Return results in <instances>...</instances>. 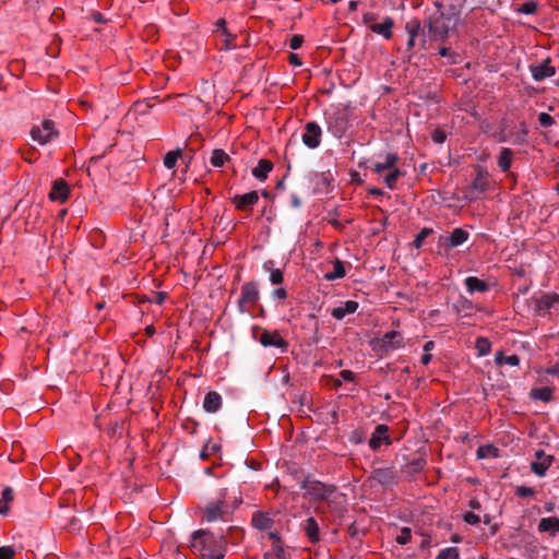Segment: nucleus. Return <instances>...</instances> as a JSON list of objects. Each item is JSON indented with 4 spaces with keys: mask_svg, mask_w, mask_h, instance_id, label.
<instances>
[{
    "mask_svg": "<svg viewBox=\"0 0 559 559\" xmlns=\"http://www.w3.org/2000/svg\"><path fill=\"white\" fill-rule=\"evenodd\" d=\"M227 539L207 530H198L191 535L190 547L193 552L207 559H224Z\"/></svg>",
    "mask_w": 559,
    "mask_h": 559,
    "instance_id": "f257e3e1",
    "label": "nucleus"
},
{
    "mask_svg": "<svg viewBox=\"0 0 559 559\" xmlns=\"http://www.w3.org/2000/svg\"><path fill=\"white\" fill-rule=\"evenodd\" d=\"M455 24L454 16L438 12L428 20V34L435 40H443L448 37L450 29L455 27Z\"/></svg>",
    "mask_w": 559,
    "mask_h": 559,
    "instance_id": "f03ea898",
    "label": "nucleus"
},
{
    "mask_svg": "<svg viewBox=\"0 0 559 559\" xmlns=\"http://www.w3.org/2000/svg\"><path fill=\"white\" fill-rule=\"evenodd\" d=\"M301 488L306 490L305 495L313 501H326L330 496H333L336 491V487L334 485L323 484L318 480H311L306 478Z\"/></svg>",
    "mask_w": 559,
    "mask_h": 559,
    "instance_id": "7ed1b4c3",
    "label": "nucleus"
},
{
    "mask_svg": "<svg viewBox=\"0 0 559 559\" xmlns=\"http://www.w3.org/2000/svg\"><path fill=\"white\" fill-rule=\"evenodd\" d=\"M58 134L59 132L55 128V122L50 119L44 120L41 126H34L31 130L32 139L40 145L47 144L53 138H57Z\"/></svg>",
    "mask_w": 559,
    "mask_h": 559,
    "instance_id": "20e7f679",
    "label": "nucleus"
},
{
    "mask_svg": "<svg viewBox=\"0 0 559 559\" xmlns=\"http://www.w3.org/2000/svg\"><path fill=\"white\" fill-rule=\"evenodd\" d=\"M259 300V290L254 282H248L241 286V296L238 300L240 312H250L249 306Z\"/></svg>",
    "mask_w": 559,
    "mask_h": 559,
    "instance_id": "39448f33",
    "label": "nucleus"
},
{
    "mask_svg": "<svg viewBox=\"0 0 559 559\" xmlns=\"http://www.w3.org/2000/svg\"><path fill=\"white\" fill-rule=\"evenodd\" d=\"M254 337L264 346V347H277L286 350L288 347V343L281 336L278 331H269L261 330L260 335L254 331Z\"/></svg>",
    "mask_w": 559,
    "mask_h": 559,
    "instance_id": "423d86ee",
    "label": "nucleus"
},
{
    "mask_svg": "<svg viewBox=\"0 0 559 559\" xmlns=\"http://www.w3.org/2000/svg\"><path fill=\"white\" fill-rule=\"evenodd\" d=\"M326 508L332 513L334 518H343L345 512L347 511V501L346 497L343 493H338L337 490L333 496H330L325 501Z\"/></svg>",
    "mask_w": 559,
    "mask_h": 559,
    "instance_id": "0eeeda50",
    "label": "nucleus"
},
{
    "mask_svg": "<svg viewBox=\"0 0 559 559\" xmlns=\"http://www.w3.org/2000/svg\"><path fill=\"white\" fill-rule=\"evenodd\" d=\"M322 131L320 126L317 122H308L305 126V133L302 134V142L309 148H316L320 145V138Z\"/></svg>",
    "mask_w": 559,
    "mask_h": 559,
    "instance_id": "6e6552de",
    "label": "nucleus"
},
{
    "mask_svg": "<svg viewBox=\"0 0 559 559\" xmlns=\"http://www.w3.org/2000/svg\"><path fill=\"white\" fill-rule=\"evenodd\" d=\"M259 201L258 191H250L245 194H236L231 198V203L239 211H250Z\"/></svg>",
    "mask_w": 559,
    "mask_h": 559,
    "instance_id": "1a4fd4ad",
    "label": "nucleus"
},
{
    "mask_svg": "<svg viewBox=\"0 0 559 559\" xmlns=\"http://www.w3.org/2000/svg\"><path fill=\"white\" fill-rule=\"evenodd\" d=\"M536 461L531 463V469L538 476H544L546 471L552 464L554 457L551 455H546L543 450H537L535 452Z\"/></svg>",
    "mask_w": 559,
    "mask_h": 559,
    "instance_id": "9d476101",
    "label": "nucleus"
},
{
    "mask_svg": "<svg viewBox=\"0 0 559 559\" xmlns=\"http://www.w3.org/2000/svg\"><path fill=\"white\" fill-rule=\"evenodd\" d=\"M224 504H225V492L221 493V498L216 502H210L204 508V516L206 521L213 522L218 519H222L224 515Z\"/></svg>",
    "mask_w": 559,
    "mask_h": 559,
    "instance_id": "9b49d317",
    "label": "nucleus"
},
{
    "mask_svg": "<svg viewBox=\"0 0 559 559\" xmlns=\"http://www.w3.org/2000/svg\"><path fill=\"white\" fill-rule=\"evenodd\" d=\"M530 70L535 81H543L556 73V69L550 64L549 58L545 59L540 64H532Z\"/></svg>",
    "mask_w": 559,
    "mask_h": 559,
    "instance_id": "f8f14e48",
    "label": "nucleus"
},
{
    "mask_svg": "<svg viewBox=\"0 0 559 559\" xmlns=\"http://www.w3.org/2000/svg\"><path fill=\"white\" fill-rule=\"evenodd\" d=\"M489 188V179H488V173L484 171L481 169L478 170L473 183H472V190L469 191L468 198L471 200L477 199L478 193H484Z\"/></svg>",
    "mask_w": 559,
    "mask_h": 559,
    "instance_id": "ddd939ff",
    "label": "nucleus"
},
{
    "mask_svg": "<svg viewBox=\"0 0 559 559\" xmlns=\"http://www.w3.org/2000/svg\"><path fill=\"white\" fill-rule=\"evenodd\" d=\"M70 187L68 182L63 179H58L53 181L51 191L48 197L51 201H60L66 202L69 198Z\"/></svg>",
    "mask_w": 559,
    "mask_h": 559,
    "instance_id": "4468645a",
    "label": "nucleus"
},
{
    "mask_svg": "<svg viewBox=\"0 0 559 559\" xmlns=\"http://www.w3.org/2000/svg\"><path fill=\"white\" fill-rule=\"evenodd\" d=\"M389 427L386 425H378L372 433L371 439L369 440V447L372 450H377L380 448L382 443L391 444V439L388 435Z\"/></svg>",
    "mask_w": 559,
    "mask_h": 559,
    "instance_id": "2eb2a0df",
    "label": "nucleus"
},
{
    "mask_svg": "<svg viewBox=\"0 0 559 559\" xmlns=\"http://www.w3.org/2000/svg\"><path fill=\"white\" fill-rule=\"evenodd\" d=\"M559 304V295L556 293L544 294L536 299V309L539 312L550 313V310Z\"/></svg>",
    "mask_w": 559,
    "mask_h": 559,
    "instance_id": "dca6fc26",
    "label": "nucleus"
},
{
    "mask_svg": "<svg viewBox=\"0 0 559 559\" xmlns=\"http://www.w3.org/2000/svg\"><path fill=\"white\" fill-rule=\"evenodd\" d=\"M372 478L381 485L388 486L395 484V473L391 467L374 468Z\"/></svg>",
    "mask_w": 559,
    "mask_h": 559,
    "instance_id": "f3484780",
    "label": "nucleus"
},
{
    "mask_svg": "<svg viewBox=\"0 0 559 559\" xmlns=\"http://www.w3.org/2000/svg\"><path fill=\"white\" fill-rule=\"evenodd\" d=\"M347 129V120L341 112L335 114L330 119L329 130L336 136L341 138Z\"/></svg>",
    "mask_w": 559,
    "mask_h": 559,
    "instance_id": "a211bd4d",
    "label": "nucleus"
},
{
    "mask_svg": "<svg viewBox=\"0 0 559 559\" xmlns=\"http://www.w3.org/2000/svg\"><path fill=\"white\" fill-rule=\"evenodd\" d=\"M381 342L385 350L396 349L402 347L403 336L397 331H390L383 335Z\"/></svg>",
    "mask_w": 559,
    "mask_h": 559,
    "instance_id": "6ab92c4d",
    "label": "nucleus"
},
{
    "mask_svg": "<svg viewBox=\"0 0 559 559\" xmlns=\"http://www.w3.org/2000/svg\"><path fill=\"white\" fill-rule=\"evenodd\" d=\"M469 235L463 228H455L449 237L444 238V242L449 248H454L468 239Z\"/></svg>",
    "mask_w": 559,
    "mask_h": 559,
    "instance_id": "aec40b11",
    "label": "nucleus"
},
{
    "mask_svg": "<svg viewBox=\"0 0 559 559\" xmlns=\"http://www.w3.org/2000/svg\"><path fill=\"white\" fill-rule=\"evenodd\" d=\"M222 406V397L215 391H210L203 401V407L209 413L217 412Z\"/></svg>",
    "mask_w": 559,
    "mask_h": 559,
    "instance_id": "412c9836",
    "label": "nucleus"
},
{
    "mask_svg": "<svg viewBox=\"0 0 559 559\" xmlns=\"http://www.w3.org/2000/svg\"><path fill=\"white\" fill-rule=\"evenodd\" d=\"M406 31L408 32L407 50H412L416 45V39L420 34V22L414 19L406 23Z\"/></svg>",
    "mask_w": 559,
    "mask_h": 559,
    "instance_id": "4be33fe9",
    "label": "nucleus"
},
{
    "mask_svg": "<svg viewBox=\"0 0 559 559\" xmlns=\"http://www.w3.org/2000/svg\"><path fill=\"white\" fill-rule=\"evenodd\" d=\"M304 531L311 543H318L320 540V528L314 518H308L306 520Z\"/></svg>",
    "mask_w": 559,
    "mask_h": 559,
    "instance_id": "5701e85b",
    "label": "nucleus"
},
{
    "mask_svg": "<svg viewBox=\"0 0 559 559\" xmlns=\"http://www.w3.org/2000/svg\"><path fill=\"white\" fill-rule=\"evenodd\" d=\"M393 25V20L385 17L382 23L369 24V28L377 34L383 35L385 38H391Z\"/></svg>",
    "mask_w": 559,
    "mask_h": 559,
    "instance_id": "b1692460",
    "label": "nucleus"
},
{
    "mask_svg": "<svg viewBox=\"0 0 559 559\" xmlns=\"http://www.w3.org/2000/svg\"><path fill=\"white\" fill-rule=\"evenodd\" d=\"M273 523L274 521L269 513L255 512L252 515V525L260 531L271 528L273 526Z\"/></svg>",
    "mask_w": 559,
    "mask_h": 559,
    "instance_id": "393cba45",
    "label": "nucleus"
},
{
    "mask_svg": "<svg viewBox=\"0 0 559 559\" xmlns=\"http://www.w3.org/2000/svg\"><path fill=\"white\" fill-rule=\"evenodd\" d=\"M274 165L269 159H260L258 165L252 169V175L263 181L267 178L269 173L273 169Z\"/></svg>",
    "mask_w": 559,
    "mask_h": 559,
    "instance_id": "a878e982",
    "label": "nucleus"
},
{
    "mask_svg": "<svg viewBox=\"0 0 559 559\" xmlns=\"http://www.w3.org/2000/svg\"><path fill=\"white\" fill-rule=\"evenodd\" d=\"M358 308V302L347 300L344 306L336 307L332 310L331 314L336 320H342L346 314L354 313Z\"/></svg>",
    "mask_w": 559,
    "mask_h": 559,
    "instance_id": "bb28decb",
    "label": "nucleus"
},
{
    "mask_svg": "<svg viewBox=\"0 0 559 559\" xmlns=\"http://www.w3.org/2000/svg\"><path fill=\"white\" fill-rule=\"evenodd\" d=\"M539 532H548L552 536L559 533V518H543L538 524Z\"/></svg>",
    "mask_w": 559,
    "mask_h": 559,
    "instance_id": "cd10ccee",
    "label": "nucleus"
},
{
    "mask_svg": "<svg viewBox=\"0 0 559 559\" xmlns=\"http://www.w3.org/2000/svg\"><path fill=\"white\" fill-rule=\"evenodd\" d=\"M465 285L467 287V290L469 293H485L489 289V285L478 277L469 276L465 280Z\"/></svg>",
    "mask_w": 559,
    "mask_h": 559,
    "instance_id": "c85d7f7f",
    "label": "nucleus"
},
{
    "mask_svg": "<svg viewBox=\"0 0 559 559\" xmlns=\"http://www.w3.org/2000/svg\"><path fill=\"white\" fill-rule=\"evenodd\" d=\"M426 461L423 457H417L402 466V472L407 476H413L424 469Z\"/></svg>",
    "mask_w": 559,
    "mask_h": 559,
    "instance_id": "c756f323",
    "label": "nucleus"
},
{
    "mask_svg": "<svg viewBox=\"0 0 559 559\" xmlns=\"http://www.w3.org/2000/svg\"><path fill=\"white\" fill-rule=\"evenodd\" d=\"M399 160V156L394 153H388L383 163H376L373 171L381 174L384 170H391Z\"/></svg>",
    "mask_w": 559,
    "mask_h": 559,
    "instance_id": "7c9ffc66",
    "label": "nucleus"
},
{
    "mask_svg": "<svg viewBox=\"0 0 559 559\" xmlns=\"http://www.w3.org/2000/svg\"><path fill=\"white\" fill-rule=\"evenodd\" d=\"M530 395L534 400L550 402L552 400V389L548 386L535 388L531 390Z\"/></svg>",
    "mask_w": 559,
    "mask_h": 559,
    "instance_id": "2f4dec72",
    "label": "nucleus"
},
{
    "mask_svg": "<svg viewBox=\"0 0 559 559\" xmlns=\"http://www.w3.org/2000/svg\"><path fill=\"white\" fill-rule=\"evenodd\" d=\"M513 152L510 148H502L498 157V165L502 171H508L511 167Z\"/></svg>",
    "mask_w": 559,
    "mask_h": 559,
    "instance_id": "473e14b6",
    "label": "nucleus"
},
{
    "mask_svg": "<svg viewBox=\"0 0 559 559\" xmlns=\"http://www.w3.org/2000/svg\"><path fill=\"white\" fill-rule=\"evenodd\" d=\"M228 160H229V156L224 150L216 148L212 152V156H211L212 166L222 167Z\"/></svg>",
    "mask_w": 559,
    "mask_h": 559,
    "instance_id": "72a5a7b5",
    "label": "nucleus"
},
{
    "mask_svg": "<svg viewBox=\"0 0 559 559\" xmlns=\"http://www.w3.org/2000/svg\"><path fill=\"white\" fill-rule=\"evenodd\" d=\"M345 274H346V272H345L343 262L341 260L336 259L334 262V271L331 273H326L324 275V278L326 281H334L337 278H343L345 276Z\"/></svg>",
    "mask_w": 559,
    "mask_h": 559,
    "instance_id": "f704fd0d",
    "label": "nucleus"
},
{
    "mask_svg": "<svg viewBox=\"0 0 559 559\" xmlns=\"http://www.w3.org/2000/svg\"><path fill=\"white\" fill-rule=\"evenodd\" d=\"M182 155V151L181 148H177L175 151H170L168 152L165 157H164V165L168 168V169H171L176 166V163L178 160L179 157H181Z\"/></svg>",
    "mask_w": 559,
    "mask_h": 559,
    "instance_id": "c9c22d12",
    "label": "nucleus"
},
{
    "mask_svg": "<svg viewBox=\"0 0 559 559\" xmlns=\"http://www.w3.org/2000/svg\"><path fill=\"white\" fill-rule=\"evenodd\" d=\"M476 454H477L478 459H485V457H488V456L497 457L498 456V449L495 445H492V444L480 445L477 449Z\"/></svg>",
    "mask_w": 559,
    "mask_h": 559,
    "instance_id": "e433bc0d",
    "label": "nucleus"
},
{
    "mask_svg": "<svg viewBox=\"0 0 559 559\" xmlns=\"http://www.w3.org/2000/svg\"><path fill=\"white\" fill-rule=\"evenodd\" d=\"M403 175L404 173H402L399 168L393 167L384 177V182L390 189H393L395 187L397 179Z\"/></svg>",
    "mask_w": 559,
    "mask_h": 559,
    "instance_id": "4c0bfd02",
    "label": "nucleus"
},
{
    "mask_svg": "<svg viewBox=\"0 0 559 559\" xmlns=\"http://www.w3.org/2000/svg\"><path fill=\"white\" fill-rule=\"evenodd\" d=\"M475 347L480 356L487 355L491 349V343L486 337H478Z\"/></svg>",
    "mask_w": 559,
    "mask_h": 559,
    "instance_id": "58836bf2",
    "label": "nucleus"
},
{
    "mask_svg": "<svg viewBox=\"0 0 559 559\" xmlns=\"http://www.w3.org/2000/svg\"><path fill=\"white\" fill-rule=\"evenodd\" d=\"M436 559H460L457 547H449L439 552Z\"/></svg>",
    "mask_w": 559,
    "mask_h": 559,
    "instance_id": "ea45409f",
    "label": "nucleus"
},
{
    "mask_svg": "<svg viewBox=\"0 0 559 559\" xmlns=\"http://www.w3.org/2000/svg\"><path fill=\"white\" fill-rule=\"evenodd\" d=\"M432 234V229L431 228H423L418 234L417 236L415 237L414 241H413V246L418 249L423 246V242L424 240L430 236Z\"/></svg>",
    "mask_w": 559,
    "mask_h": 559,
    "instance_id": "a19ab883",
    "label": "nucleus"
},
{
    "mask_svg": "<svg viewBox=\"0 0 559 559\" xmlns=\"http://www.w3.org/2000/svg\"><path fill=\"white\" fill-rule=\"evenodd\" d=\"M219 450H221V444L209 440L201 452V456L204 459V457L209 456L210 454L218 452Z\"/></svg>",
    "mask_w": 559,
    "mask_h": 559,
    "instance_id": "79ce46f5",
    "label": "nucleus"
},
{
    "mask_svg": "<svg viewBox=\"0 0 559 559\" xmlns=\"http://www.w3.org/2000/svg\"><path fill=\"white\" fill-rule=\"evenodd\" d=\"M412 539V532L408 527H404L402 528L401 531V534L396 537V543L401 544V545H405L407 543H409Z\"/></svg>",
    "mask_w": 559,
    "mask_h": 559,
    "instance_id": "37998d69",
    "label": "nucleus"
},
{
    "mask_svg": "<svg viewBox=\"0 0 559 559\" xmlns=\"http://www.w3.org/2000/svg\"><path fill=\"white\" fill-rule=\"evenodd\" d=\"M538 121L544 128H548L555 124V119L547 112L539 114Z\"/></svg>",
    "mask_w": 559,
    "mask_h": 559,
    "instance_id": "c03bdc74",
    "label": "nucleus"
},
{
    "mask_svg": "<svg viewBox=\"0 0 559 559\" xmlns=\"http://www.w3.org/2000/svg\"><path fill=\"white\" fill-rule=\"evenodd\" d=\"M515 493L519 497L525 498V497H532L535 495V490L527 486H518L515 489Z\"/></svg>",
    "mask_w": 559,
    "mask_h": 559,
    "instance_id": "a18cd8bd",
    "label": "nucleus"
},
{
    "mask_svg": "<svg viewBox=\"0 0 559 559\" xmlns=\"http://www.w3.org/2000/svg\"><path fill=\"white\" fill-rule=\"evenodd\" d=\"M270 280L273 284L278 285L283 283V273L280 269L271 270Z\"/></svg>",
    "mask_w": 559,
    "mask_h": 559,
    "instance_id": "49530a36",
    "label": "nucleus"
},
{
    "mask_svg": "<svg viewBox=\"0 0 559 559\" xmlns=\"http://www.w3.org/2000/svg\"><path fill=\"white\" fill-rule=\"evenodd\" d=\"M14 554V549L10 546L0 547V559H13Z\"/></svg>",
    "mask_w": 559,
    "mask_h": 559,
    "instance_id": "de8ad7c7",
    "label": "nucleus"
},
{
    "mask_svg": "<svg viewBox=\"0 0 559 559\" xmlns=\"http://www.w3.org/2000/svg\"><path fill=\"white\" fill-rule=\"evenodd\" d=\"M521 11L525 14H533L537 11V3L534 1H527L523 3Z\"/></svg>",
    "mask_w": 559,
    "mask_h": 559,
    "instance_id": "09e8293b",
    "label": "nucleus"
},
{
    "mask_svg": "<svg viewBox=\"0 0 559 559\" xmlns=\"http://www.w3.org/2000/svg\"><path fill=\"white\" fill-rule=\"evenodd\" d=\"M431 136H432V140H433L436 143H438V144L443 143V142L445 141V139H447V134H445V132H444V131H442V130H439V129H436V130L432 132Z\"/></svg>",
    "mask_w": 559,
    "mask_h": 559,
    "instance_id": "8fccbe9b",
    "label": "nucleus"
},
{
    "mask_svg": "<svg viewBox=\"0 0 559 559\" xmlns=\"http://www.w3.org/2000/svg\"><path fill=\"white\" fill-rule=\"evenodd\" d=\"M464 521L467 523V524H471V525H476L480 522V518L473 513V512H466L464 514Z\"/></svg>",
    "mask_w": 559,
    "mask_h": 559,
    "instance_id": "3c124183",
    "label": "nucleus"
},
{
    "mask_svg": "<svg viewBox=\"0 0 559 559\" xmlns=\"http://www.w3.org/2000/svg\"><path fill=\"white\" fill-rule=\"evenodd\" d=\"M304 43V37L301 35H294L289 41V47L293 50L298 49Z\"/></svg>",
    "mask_w": 559,
    "mask_h": 559,
    "instance_id": "603ef678",
    "label": "nucleus"
},
{
    "mask_svg": "<svg viewBox=\"0 0 559 559\" xmlns=\"http://www.w3.org/2000/svg\"><path fill=\"white\" fill-rule=\"evenodd\" d=\"M1 499L4 501V504L9 506V502H11L13 500V490H12V488H10V487L4 488L3 491H2V498Z\"/></svg>",
    "mask_w": 559,
    "mask_h": 559,
    "instance_id": "864d4df0",
    "label": "nucleus"
},
{
    "mask_svg": "<svg viewBox=\"0 0 559 559\" xmlns=\"http://www.w3.org/2000/svg\"><path fill=\"white\" fill-rule=\"evenodd\" d=\"M35 153V148L34 147H31V148H26V150H22L21 151V154H22V157L25 162L27 163H33L34 159L32 158V155Z\"/></svg>",
    "mask_w": 559,
    "mask_h": 559,
    "instance_id": "5fc2aeb1",
    "label": "nucleus"
},
{
    "mask_svg": "<svg viewBox=\"0 0 559 559\" xmlns=\"http://www.w3.org/2000/svg\"><path fill=\"white\" fill-rule=\"evenodd\" d=\"M216 31H222L225 36H230L226 28V21L224 19L217 20L215 23Z\"/></svg>",
    "mask_w": 559,
    "mask_h": 559,
    "instance_id": "6e6d98bb",
    "label": "nucleus"
},
{
    "mask_svg": "<svg viewBox=\"0 0 559 559\" xmlns=\"http://www.w3.org/2000/svg\"><path fill=\"white\" fill-rule=\"evenodd\" d=\"M273 549L276 559H285V550L282 544H275Z\"/></svg>",
    "mask_w": 559,
    "mask_h": 559,
    "instance_id": "4d7b16f0",
    "label": "nucleus"
},
{
    "mask_svg": "<svg viewBox=\"0 0 559 559\" xmlns=\"http://www.w3.org/2000/svg\"><path fill=\"white\" fill-rule=\"evenodd\" d=\"M288 61H289L290 64L296 66V67H299V66L302 64L299 56L297 53H294V52H290L288 55Z\"/></svg>",
    "mask_w": 559,
    "mask_h": 559,
    "instance_id": "13d9d810",
    "label": "nucleus"
},
{
    "mask_svg": "<svg viewBox=\"0 0 559 559\" xmlns=\"http://www.w3.org/2000/svg\"><path fill=\"white\" fill-rule=\"evenodd\" d=\"M504 364L510 366H518L520 364V358L518 355L506 356Z\"/></svg>",
    "mask_w": 559,
    "mask_h": 559,
    "instance_id": "bf43d9fd",
    "label": "nucleus"
},
{
    "mask_svg": "<svg viewBox=\"0 0 559 559\" xmlns=\"http://www.w3.org/2000/svg\"><path fill=\"white\" fill-rule=\"evenodd\" d=\"M348 534L350 535L352 538H357L358 535H359V528L357 527L356 523L353 522L349 526H348V530H347Z\"/></svg>",
    "mask_w": 559,
    "mask_h": 559,
    "instance_id": "052dcab7",
    "label": "nucleus"
},
{
    "mask_svg": "<svg viewBox=\"0 0 559 559\" xmlns=\"http://www.w3.org/2000/svg\"><path fill=\"white\" fill-rule=\"evenodd\" d=\"M340 376L345 381H353L355 379V373L350 370H342Z\"/></svg>",
    "mask_w": 559,
    "mask_h": 559,
    "instance_id": "680f3d73",
    "label": "nucleus"
},
{
    "mask_svg": "<svg viewBox=\"0 0 559 559\" xmlns=\"http://www.w3.org/2000/svg\"><path fill=\"white\" fill-rule=\"evenodd\" d=\"M377 16L373 13L364 14L362 21L369 27V24L376 23Z\"/></svg>",
    "mask_w": 559,
    "mask_h": 559,
    "instance_id": "e2e57ef3",
    "label": "nucleus"
},
{
    "mask_svg": "<svg viewBox=\"0 0 559 559\" xmlns=\"http://www.w3.org/2000/svg\"><path fill=\"white\" fill-rule=\"evenodd\" d=\"M273 295L280 299H285L287 297V293L284 288L274 289Z\"/></svg>",
    "mask_w": 559,
    "mask_h": 559,
    "instance_id": "0e129e2a",
    "label": "nucleus"
},
{
    "mask_svg": "<svg viewBox=\"0 0 559 559\" xmlns=\"http://www.w3.org/2000/svg\"><path fill=\"white\" fill-rule=\"evenodd\" d=\"M506 356L502 352H497L495 356V364L501 366L504 364Z\"/></svg>",
    "mask_w": 559,
    "mask_h": 559,
    "instance_id": "69168bd1",
    "label": "nucleus"
},
{
    "mask_svg": "<svg viewBox=\"0 0 559 559\" xmlns=\"http://www.w3.org/2000/svg\"><path fill=\"white\" fill-rule=\"evenodd\" d=\"M439 53L442 57H452V56H454V52L450 48H447V47H441L439 49Z\"/></svg>",
    "mask_w": 559,
    "mask_h": 559,
    "instance_id": "338daca9",
    "label": "nucleus"
},
{
    "mask_svg": "<svg viewBox=\"0 0 559 559\" xmlns=\"http://www.w3.org/2000/svg\"><path fill=\"white\" fill-rule=\"evenodd\" d=\"M93 20L96 22V23H99V24H103V23H106V19L104 17L103 14H100L99 12H94L93 13Z\"/></svg>",
    "mask_w": 559,
    "mask_h": 559,
    "instance_id": "774afa93",
    "label": "nucleus"
}]
</instances>
